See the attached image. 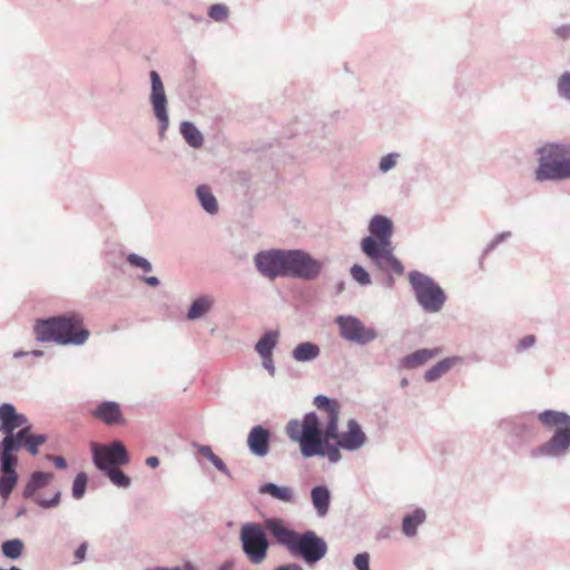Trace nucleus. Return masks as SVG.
<instances>
[{
	"label": "nucleus",
	"instance_id": "33",
	"mask_svg": "<svg viewBox=\"0 0 570 570\" xmlns=\"http://www.w3.org/2000/svg\"><path fill=\"white\" fill-rule=\"evenodd\" d=\"M87 474L85 472H80L77 474L73 484H72V495L76 499H80L86 491L87 485Z\"/></svg>",
	"mask_w": 570,
	"mask_h": 570
},
{
	"label": "nucleus",
	"instance_id": "19",
	"mask_svg": "<svg viewBox=\"0 0 570 570\" xmlns=\"http://www.w3.org/2000/svg\"><path fill=\"white\" fill-rule=\"evenodd\" d=\"M440 354H441V348H439V347L417 350L414 353L405 356L402 360V365L405 368H415V367H419V366L425 364L426 362L436 357Z\"/></svg>",
	"mask_w": 570,
	"mask_h": 570
},
{
	"label": "nucleus",
	"instance_id": "3",
	"mask_svg": "<svg viewBox=\"0 0 570 570\" xmlns=\"http://www.w3.org/2000/svg\"><path fill=\"white\" fill-rule=\"evenodd\" d=\"M37 341L55 342L60 345H80L89 337L78 314H69L38 321L35 325Z\"/></svg>",
	"mask_w": 570,
	"mask_h": 570
},
{
	"label": "nucleus",
	"instance_id": "21",
	"mask_svg": "<svg viewBox=\"0 0 570 570\" xmlns=\"http://www.w3.org/2000/svg\"><path fill=\"white\" fill-rule=\"evenodd\" d=\"M259 493L268 494L282 502H293L294 492L289 487H278L274 483H265L261 487Z\"/></svg>",
	"mask_w": 570,
	"mask_h": 570
},
{
	"label": "nucleus",
	"instance_id": "28",
	"mask_svg": "<svg viewBox=\"0 0 570 570\" xmlns=\"http://www.w3.org/2000/svg\"><path fill=\"white\" fill-rule=\"evenodd\" d=\"M196 193H197V197H198L202 206L204 207V209L206 212H208L209 214L217 213V210H218L217 200L214 197V195L212 194L209 187H207L205 185L199 186L197 188Z\"/></svg>",
	"mask_w": 570,
	"mask_h": 570
},
{
	"label": "nucleus",
	"instance_id": "5",
	"mask_svg": "<svg viewBox=\"0 0 570 570\" xmlns=\"http://www.w3.org/2000/svg\"><path fill=\"white\" fill-rule=\"evenodd\" d=\"M539 421L549 430L554 429L552 438L540 448V452L558 455L570 446V416L552 410L539 414Z\"/></svg>",
	"mask_w": 570,
	"mask_h": 570
},
{
	"label": "nucleus",
	"instance_id": "43",
	"mask_svg": "<svg viewBox=\"0 0 570 570\" xmlns=\"http://www.w3.org/2000/svg\"><path fill=\"white\" fill-rule=\"evenodd\" d=\"M215 468L217 470H219L220 472L223 473H228V469L226 466V464L223 462V460L220 458H218L217 455L214 456V459L210 461Z\"/></svg>",
	"mask_w": 570,
	"mask_h": 570
},
{
	"label": "nucleus",
	"instance_id": "14",
	"mask_svg": "<svg viewBox=\"0 0 570 570\" xmlns=\"http://www.w3.org/2000/svg\"><path fill=\"white\" fill-rule=\"evenodd\" d=\"M151 79V104L156 118L160 121V132L163 134L168 127V116L166 110V95L159 75L156 71L150 72Z\"/></svg>",
	"mask_w": 570,
	"mask_h": 570
},
{
	"label": "nucleus",
	"instance_id": "4",
	"mask_svg": "<svg viewBox=\"0 0 570 570\" xmlns=\"http://www.w3.org/2000/svg\"><path fill=\"white\" fill-rule=\"evenodd\" d=\"M538 181L570 178V145H546L539 150Z\"/></svg>",
	"mask_w": 570,
	"mask_h": 570
},
{
	"label": "nucleus",
	"instance_id": "16",
	"mask_svg": "<svg viewBox=\"0 0 570 570\" xmlns=\"http://www.w3.org/2000/svg\"><path fill=\"white\" fill-rule=\"evenodd\" d=\"M91 416L108 426L125 425L126 417L119 403L104 401L90 411Z\"/></svg>",
	"mask_w": 570,
	"mask_h": 570
},
{
	"label": "nucleus",
	"instance_id": "39",
	"mask_svg": "<svg viewBox=\"0 0 570 570\" xmlns=\"http://www.w3.org/2000/svg\"><path fill=\"white\" fill-rule=\"evenodd\" d=\"M397 155H394V154H390V155H386L384 156L381 161H380V169L382 171H387L390 170L391 168H393L396 164L395 161V157Z\"/></svg>",
	"mask_w": 570,
	"mask_h": 570
},
{
	"label": "nucleus",
	"instance_id": "32",
	"mask_svg": "<svg viewBox=\"0 0 570 570\" xmlns=\"http://www.w3.org/2000/svg\"><path fill=\"white\" fill-rule=\"evenodd\" d=\"M111 480V482L121 488H127L130 484V478L126 475L121 470L118 468H109L108 470H105Z\"/></svg>",
	"mask_w": 570,
	"mask_h": 570
},
{
	"label": "nucleus",
	"instance_id": "38",
	"mask_svg": "<svg viewBox=\"0 0 570 570\" xmlns=\"http://www.w3.org/2000/svg\"><path fill=\"white\" fill-rule=\"evenodd\" d=\"M354 566L358 570H370V556H368V553H358L354 558Z\"/></svg>",
	"mask_w": 570,
	"mask_h": 570
},
{
	"label": "nucleus",
	"instance_id": "42",
	"mask_svg": "<svg viewBox=\"0 0 570 570\" xmlns=\"http://www.w3.org/2000/svg\"><path fill=\"white\" fill-rule=\"evenodd\" d=\"M197 449L198 452L209 461L216 455L209 445H198Z\"/></svg>",
	"mask_w": 570,
	"mask_h": 570
},
{
	"label": "nucleus",
	"instance_id": "52",
	"mask_svg": "<svg viewBox=\"0 0 570 570\" xmlns=\"http://www.w3.org/2000/svg\"><path fill=\"white\" fill-rule=\"evenodd\" d=\"M29 354H32V355H35V356H41L43 353H42V351H40V350H33V351H31Z\"/></svg>",
	"mask_w": 570,
	"mask_h": 570
},
{
	"label": "nucleus",
	"instance_id": "36",
	"mask_svg": "<svg viewBox=\"0 0 570 570\" xmlns=\"http://www.w3.org/2000/svg\"><path fill=\"white\" fill-rule=\"evenodd\" d=\"M127 261L131 266L141 268L144 272L151 271V264L146 258L137 254H129Z\"/></svg>",
	"mask_w": 570,
	"mask_h": 570
},
{
	"label": "nucleus",
	"instance_id": "45",
	"mask_svg": "<svg viewBox=\"0 0 570 570\" xmlns=\"http://www.w3.org/2000/svg\"><path fill=\"white\" fill-rule=\"evenodd\" d=\"M534 344V336L532 335H529L527 337H524L521 342H520V347L521 348H527V347H530Z\"/></svg>",
	"mask_w": 570,
	"mask_h": 570
},
{
	"label": "nucleus",
	"instance_id": "34",
	"mask_svg": "<svg viewBox=\"0 0 570 570\" xmlns=\"http://www.w3.org/2000/svg\"><path fill=\"white\" fill-rule=\"evenodd\" d=\"M351 275L361 285H368L371 283L368 273L361 265H353L351 268Z\"/></svg>",
	"mask_w": 570,
	"mask_h": 570
},
{
	"label": "nucleus",
	"instance_id": "30",
	"mask_svg": "<svg viewBox=\"0 0 570 570\" xmlns=\"http://www.w3.org/2000/svg\"><path fill=\"white\" fill-rule=\"evenodd\" d=\"M277 342V334L269 332L265 334L256 344V351L262 357L272 356L273 348Z\"/></svg>",
	"mask_w": 570,
	"mask_h": 570
},
{
	"label": "nucleus",
	"instance_id": "18",
	"mask_svg": "<svg viewBox=\"0 0 570 570\" xmlns=\"http://www.w3.org/2000/svg\"><path fill=\"white\" fill-rule=\"evenodd\" d=\"M269 431L261 425H256L247 436V445L253 454L265 456L269 451Z\"/></svg>",
	"mask_w": 570,
	"mask_h": 570
},
{
	"label": "nucleus",
	"instance_id": "26",
	"mask_svg": "<svg viewBox=\"0 0 570 570\" xmlns=\"http://www.w3.org/2000/svg\"><path fill=\"white\" fill-rule=\"evenodd\" d=\"M23 430H27V432L23 436H21V445L23 444L30 454H38L39 446L47 442L46 435L32 434L30 425L24 426Z\"/></svg>",
	"mask_w": 570,
	"mask_h": 570
},
{
	"label": "nucleus",
	"instance_id": "25",
	"mask_svg": "<svg viewBox=\"0 0 570 570\" xmlns=\"http://www.w3.org/2000/svg\"><path fill=\"white\" fill-rule=\"evenodd\" d=\"M312 501L320 515H325L330 505V492L325 487H315L312 490Z\"/></svg>",
	"mask_w": 570,
	"mask_h": 570
},
{
	"label": "nucleus",
	"instance_id": "41",
	"mask_svg": "<svg viewBox=\"0 0 570 570\" xmlns=\"http://www.w3.org/2000/svg\"><path fill=\"white\" fill-rule=\"evenodd\" d=\"M87 553V543H81L75 551V563H79L85 560Z\"/></svg>",
	"mask_w": 570,
	"mask_h": 570
},
{
	"label": "nucleus",
	"instance_id": "51",
	"mask_svg": "<svg viewBox=\"0 0 570 570\" xmlns=\"http://www.w3.org/2000/svg\"><path fill=\"white\" fill-rule=\"evenodd\" d=\"M28 354H29L28 352L19 351V352H16V353L13 354V356H14L16 358H18V357H21V356H24V355H28Z\"/></svg>",
	"mask_w": 570,
	"mask_h": 570
},
{
	"label": "nucleus",
	"instance_id": "44",
	"mask_svg": "<svg viewBox=\"0 0 570 570\" xmlns=\"http://www.w3.org/2000/svg\"><path fill=\"white\" fill-rule=\"evenodd\" d=\"M47 458L49 460H51L57 468H59V469H66L67 468V462H66V460L62 456L48 455Z\"/></svg>",
	"mask_w": 570,
	"mask_h": 570
},
{
	"label": "nucleus",
	"instance_id": "46",
	"mask_svg": "<svg viewBox=\"0 0 570 570\" xmlns=\"http://www.w3.org/2000/svg\"><path fill=\"white\" fill-rule=\"evenodd\" d=\"M146 464L151 469H156L159 465V460L157 456H149L146 460Z\"/></svg>",
	"mask_w": 570,
	"mask_h": 570
},
{
	"label": "nucleus",
	"instance_id": "8",
	"mask_svg": "<svg viewBox=\"0 0 570 570\" xmlns=\"http://www.w3.org/2000/svg\"><path fill=\"white\" fill-rule=\"evenodd\" d=\"M242 548L247 559L254 563H262L268 552L269 543L262 524L248 522L239 531Z\"/></svg>",
	"mask_w": 570,
	"mask_h": 570
},
{
	"label": "nucleus",
	"instance_id": "35",
	"mask_svg": "<svg viewBox=\"0 0 570 570\" xmlns=\"http://www.w3.org/2000/svg\"><path fill=\"white\" fill-rule=\"evenodd\" d=\"M208 16L215 21H224L228 17V8L224 4H213L208 11Z\"/></svg>",
	"mask_w": 570,
	"mask_h": 570
},
{
	"label": "nucleus",
	"instance_id": "50",
	"mask_svg": "<svg viewBox=\"0 0 570 570\" xmlns=\"http://www.w3.org/2000/svg\"><path fill=\"white\" fill-rule=\"evenodd\" d=\"M218 570H234V563L232 561H225Z\"/></svg>",
	"mask_w": 570,
	"mask_h": 570
},
{
	"label": "nucleus",
	"instance_id": "23",
	"mask_svg": "<svg viewBox=\"0 0 570 570\" xmlns=\"http://www.w3.org/2000/svg\"><path fill=\"white\" fill-rule=\"evenodd\" d=\"M425 520V512L416 509L411 514L404 517L402 522V531L405 535L412 537L416 533V528Z\"/></svg>",
	"mask_w": 570,
	"mask_h": 570
},
{
	"label": "nucleus",
	"instance_id": "54",
	"mask_svg": "<svg viewBox=\"0 0 570 570\" xmlns=\"http://www.w3.org/2000/svg\"><path fill=\"white\" fill-rule=\"evenodd\" d=\"M405 385H407V380H406V379H404V380L402 381V386H405Z\"/></svg>",
	"mask_w": 570,
	"mask_h": 570
},
{
	"label": "nucleus",
	"instance_id": "27",
	"mask_svg": "<svg viewBox=\"0 0 570 570\" xmlns=\"http://www.w3.org/2000/svg\"><path fill=\"white\" fill-rule=\"evenodd\" d=\"M318 354V346L309 342L298 344L293 351V357L298 362L311 361L317 357Z\"/></svg>",
	"mask_w": 570,
	"mask_h": 570
},
{
	"label": "nucleus",
	"instance_id": "15",
	"mask_svg": "<svg viewBox=\"0 0 570 570\" xmlns=\"http://www.w3.org/2000/svg\"><path fill=\"white\" fill-rule=\"evenodd\" d=\"M2 476L0 479V494L8 499L17 484L18 475L16 472L17 456L14 452H0Z\"/></svg>",
	"mask_w": 570,
	"mask_h": 570
},
{
	"label": "nucleus",
	"instance_id": "10",
	"mask_svg": "<svg viewBox=\"0 0 570 570\" xmlns=\"http://www.w3.org/2000/svg\"><path fill=\"white\" fill-rule=\"evenodd\" d=\"M326 552L325 540L313 531H306L299 533L292 554L302 557L307 563H315L324 558Z\"/></svg>",
	"mask_w": 570,
	"mask_h": 570
},
{
	"label": "nucleus",
	"instance_id": "37",
	"mask_svg": "<svg viewBox=\"0 0 570 570\" xmlns=\"http://www.w3.org/2000/svg\"><path fill=\"white\" fill-rule=\"evenodd\" d=\"M558 89L561 96L570 99V72H566L561 76Z\"/></svg>",
	"mask_w": 570,
	"mask_h": 570
},
{
	"label": "nucleus",
	"instance_id": "53",
	"mask_svg": "<svg viewBox=\"0 0 570 570\" xmlns=\"http://www.w3.org/2000/svg\"><path fill=\"white\" fill-rule=\"evenodd\" d=\"M393 283H394V282H393V278H392V277H390V278H389V285H390V286H392V285H393Z\"/></svg>",
	"mask_w": 570,
	"mask_h": 570
},
{
	"label": "nucleus",
	"instance_id": "7",
	"mask_svg": "<svg viewBox=\"0 0 570 570\" xmlns=\"http://www.w3.org/2000/svg\"><path fill=\"white\" fill-rule=\"evenodd\" d=\"M409 281L420 305L428 312H439L445 302L443 289L429 276L420 272H411Z\"/></svg>",
	"mask_w": 570,
	"mask_h": 570
},
{
	"label": "nucleus",
	"instance_id": "6",
	"mask_svg": "<svg viewBox=\"0 0 570 570\" xmlns=\"http://www.w3.org/2000/svg\"><path fill=\"white\" fill-rule=\"evenodd\" d=\"M28 419L16 411L10 403L0 405V431L4 433L0 442V452H17L21 448V436H23L28 426Z\"/></svg>",
	"mask_w": 570,
	"mask_h": 570
},
{
	"label": "nucleus",
	"instance_id": "1",
	"mask_svg": "<svg viewBox=\"0 0 570 570\" xmlns=\"http://www.w3.org/2000/svg\"><path fill=\"white\" fill-rule=\"evenodd\" d=\"M318 414L307 413L302 420H291L286 428L287 436L298 443L305 458L327 456L330 462L341 460L340 449L356 451L366 442V435L355 420L347 422V430L338 432L341 405L336 400L324 395L314 399Z\"/></svg>",
	"mask_w": 570,
	"mask_h": 570
},
{
	"label": "nucleus",
	"instance_id": "24",
	"mask_svg": "<svg viewBox=\"0 0 570 570\" xmlns=\"http://www.w3.org/2000/svg\"><path fill=\"white\" fill-rule=\"evenodd\" d=\"M459 362V357H448L438 362L433 367L425 372L426 382H433L445 374L452 366Z\"/></svg>",
	"mask_w": 570,
	"mask_h": 570
},
{
	"label": "nucleus",
	"instance_id": "49",
	"mask_svg": "<svg viewBox=\"0 0 570 570\" xmlns=\"http://www.w3.org/2000/svg\"><path fill=\"white\" fill-rule=\"evenodd\" d=\"M275 570H303V569L295 563H291V564H286V566H281V567L276 568Z\"/></svg>",
	"mask_w": 570,
	"mask_h": 570
},
{
	"label": "nucleus",
	"instance_id": "13",
	"mask_svg": "<svg viewBox=\"0 0 570 570\" xmlns=\"http://www.w3.org/2000/svg\"><path fill=\"white\" fill-rule=\"evenodd\" d=\"M286 250L275 249L258 253L255 264L262 275L269 279L285 276Z\"/></svg>",
	"mask_w": 570,
	"mask_h": 570
},
{
	"label": "nucleus",
	"instance_id": "31",
	"mask_svg": "<svg viewBox=\"0 0 570 570\" xmlns=\"http://www.w3.org/2000/svg\"><path fill=\"white\" fill-rule=\"evenodd\" d=\"M2 552L9 559H18L22 554L23 542L19 539L8 540L2 543Z\"/></svg>",
	"mask_w": 570,
	"mask_h": 570
},
{
	"label": "nucleus",
	"instance_id": "2",
	"mask_svg": "<svg viewBox=\"0 0 570 570\" xmlns=\"http://www.w3.org/2000/svg\"><path fill=\"white\" fill-rule=\"evenodd\" d=\"M371 236L362 239L363 253L372 259L376 267L385 273L404 274L403 264L395 257L392 245L393 223L381 215L374 216L368 225Z\"/></svg>",
	"mask_w": 570,
	"mask_h": 570
},
{
	"label": "nucleus",
	"instance_id": "29",
	"mask_svg": "<svg viewBox=\"0 0 570 570\" xmlns=\"http://www.w3.org/2000/svg\"><path fill=\"white\" fill-rule=\"evenodd\" d=\"M214 301L209 296H202L195 299L188 311V318L195 320L205 315L212 307Z\"/></svg>",
	"mask_w": 570,
	"mask_h": 570
},
{
	"label": "nucleus",
	"instance_id": "11",
	"mask_svg": "<svg viewBox=\"0 0 570 570\" xmlns=\"http://www.w3.org/2000/svg\"><path fill=\"white\" fill-rule=\"evenodd\" d=\"M92 453L96 466L104 471L129 462L127 450L119 441L109 445L92 444Z\"/></svg>",
	"mask_w": 570,
	"mask_h": 570
},
{
	"label": "nucleus",
	"instance_id": "48",
	"mask_svg": "<svg viewBox=\"0 0 570 570\" xmlns=\"http://www.w3.org/2000/svg\"><path fill=\"white\" fill-rule=\"evenodd\" d=\"M144 282L146 284H148L149 286H153V287H155V286H157L159 284L158 278L155 277V276L144 277Z\"/></svg>",
	"mask_w": 570,
	"mask_h": 570
},
{
	"label": "nucleus",
	"instance_id": "9",
	"mask_svg": "<svg viewBox=\"0 0 570 570\" xmlns=\"http://www.w3.org/2000/svg\"><path fill=\"white\" fill-rule=\"evenodd\" d=\"M321 269L322 264L309 254L298 249L286 250L285 276L314 279Z\"/></svg>",
	"mask_w": 570,
	"mask_h": 570
},
{
	"label": "nucleus",
	"instance_id": "12",
	"mask_svg": "<svg viewBox=\"0 0 570 570\" xmlns=\"http://www.w3.org/2000/svg\"><path fill=\"white\" fill-rule=\"evenodd\" d=\"M335 323L340 327L343 338L357 344H366L376 337L373 328L364 326V324L354 316H337Z\"/></svg>",
	"mask_w": 570,
	"mask_h": 570
},
{
	"label": "nucleus",
	"instance_id": "22",
	"mask_svg": "<svg viewBox=\"0 0 570 570\" xmlns=\"http://www.w3.org/2000/svg\"><path fill=\"white\" fill-rule=\"evenodd\" d=\"M180 134L187 144L193 148H199L204 144V137L202 132L189 121H183L180 124Z\"/></svg>",
	"mask_w": 570,
	"mask_h": 570
},
{
	"label": "nucleus",
	"instance_id": "20",
	"mask_svg": "<svg viewBox=\"0 0 570 570\" xmlns=\"http://www.w3.org/2000/svg\"><path fill=\"white\" fill-rule=\"evenodd\" d=\"M53 479L52 473L48 472H35L30 476V480L28 481L27 485L23 490V497L29 499L33 498L36 492L45 487H47L51 480Z\"/></svg>",
	"mask_w": 570,
	"mask_h": 570
},
{
	"label": "nucleus",
	"instance_id": "47",
	"mask_svg": "<svg viewBox=\"0 0 570 570\" xmlns=\"http://www.w3.org/2000/svg\"><path fill=\"white\" fill-rule=\"evenodd\" d=\"M264 358V367L267 368L271 373L274 372V365H273V360H272V356H266V357H263Z\"/></svg>",
	"mask_w": 570,
	"mask_h": 570
},
{
	"label": "nucleus",
	"instance_id": "17",
	"mask_svg": "<svg viewBox=\"0 0 570 570\" xmlns=\"http://www.w3.org/2000/svg\"><path fill=\"white\" fill-rule=\"evenodd\" d=\"M266 528L269 530L271 534L275 538L277 543L286 547L291 553L294 551V547L299 537V533L286 527L284 521L279 519L267 520Z\"/></svg>",
	"mask_w": 570,
	"mask_h": 570
},
{
	"label": "nucleus",
	"instance_id": "40",
	"mask_svg": "<svg viewBox=\"0 0 570 570\" xmlns=\"http://www.w3.org/2000/svg\"><path fill=\"white\" fill-rule=\"evenodd\" d=\"M59 501H60V492H56L51 500H43V499H39V498L36 499V502L40 507L46 508V509L58 505Z\"/></svg>",
	"mask_w": 570,
	"mask_h": 570
}]
</instances>
